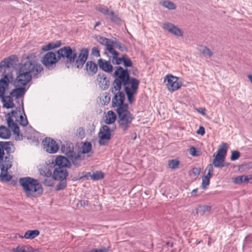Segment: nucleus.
Returning <instances> with one entry per match:
<instances>
[{
	"label": "nucleus",
	"mask_w": 252,
	"mask_h": 252,
	"mask_svg": "<svg viewBox=\"0 0 252 252\" xmlns=\"http://www.w3.org/2000/svg\"><path fill=\"white\" fill-rule=\"evenodd\" d=\"M43 72L42 65L35 61L31 60L29 57L27 60L20 67L18 75L14 82L16 87H24L32 79L38 78Z\"/></svg>",
	"instance_id": "1"
},
{
	"label": "nucleus",
	"mask_w": 252,
	"mask_h": 252,
	"mask_svg": "<svg viewBox=\"0 0 252 252\" xmlns=\"http://www.w3.org/2000/svg\"><path fill=\"white\" fill-rule=\"evenodd\" d=\"M19 183L28 197H35L36 194H41L42 188L38 181L31 177H27L19 179Z\"/></svg>",
	"instance_id": "2"
},
{
	"label": "nucleus",
	"mask_w": 252,
	"mask_h": 252,
	"mask_svg": "<svg viewBox=\"0 0 252 252\" xmlns=\"http://www.w3.org/2000/svg\"><path fill=\"white\" fill-rule=\"evenodd\" d=\"M10 80L7 74H4L2 78L0 79V98L3 106L9 109L14 107L13 98L10 95L4 96L6 91H8Z\"/></svg>",
	"instance_id": "3"
},
{
	"label": "nucleus",
	"mask_w": 252,
	"mask_h": 252,
	"mask_svg": "<svg viewBox=\"0 0 252 252\" xmlns=\"http://www.w3.org/2000/svg\"><path fill=\"white\" fill-rule=\"evenodd\" d=\"M117 112L119 126L123 131H126L130 127L134 117L126 106L123 108H117Z\"/></svg>",
	"instance_id": "4"
},
{
	"label": "nucleus",
	"mask_w": 252,
	"mask_h": 252,
	"mask_svg": "<svg viewBox=\"0 0 252 252\" xmlns=\"http://www.w3.org/2000/svg\"><path fill=\"white\" fill-rule=\"evenodd\" d=\"M115 125L109 126L107 125H103L100 127L98 133V143L100 145H105L108 143L111 139V134L115 130Z\"/></svg>",
	"instance_id": "5"
},
{
	"label": "nucleus",
	"mask_w": 252,
	"mask_h": 252,
	"mask_svg": "<svg viewBox=\"0 0 252 252\" xmlns=\"http://www.w3.org/2000/svg\"><path fill=\"white\" fill-rule=\"evenodd\" d=\"M13 147V145L10 141L0 142V162L2 161L3 163L8 159L12 161L13 157L10 154L14 151Z\"/></svg>",
	"instance_id": "6"
},
{
	"label": "nucleus",
	"mask_w": 252,
	"mask_h": 252,
	"mask_svg": "<svg viewBox=\"0 0 252 252\" xmlns=\"http://www.w3.org/2000/svg\"><path fill=\"white\" fill-rule=\"evenodd\" d=\"M57 54L59 60L61 58L66 59V62L69 63H74L77 57L75 50H73L69 46H64L60 49L57 51Z\"/></svg>",
	"instance_id": "7"
},
{
	"label": "nucleus",
	"mask_w": 252,
	"mask_h": 252,
	"mask_svg": "<svg viewBox=\"0 0 252 252\" xmlns=\"http://www.w3.org/2000/svg\"><path fill=\"white\" fill-rule=\"evenodd\" d=\"M227 149V144L225 143H222L220 148L218 150L217 155L214 156L213 160V164L215 167L220 168L224 166L223 162L226 154Z\"/></svg>",
	"instance_id": "8"
},
{
	"label": "nucleus",
	"mask_w": 252,
	"mask_h": 252,
	"mask_svg": "<svg viewBox=\"0 0 252 252\" xmlns=\"http://www.w3.org/2000/svg\"><path fill=\"white\" fill-rule=\"evenodd\" d=\"M114 77L115 79H118L123 82L124 86L129 84V75L127 69H124L120 66H117L114 73Z\"/></svg>",
	"instance_id": "9"
},
{
	"label": "nucleus",
	"mask_w": 252,
	"mask_h": 252,
	"mask_svg": "<svg viewBox=\"0 0 252 252\" xmlns=\"http://www.w3.org/2000/svg\"><path fill=\"white\" fill-rule=\"evenodd\" d=\"M59 59L56 57V54L52 52L47 53L43 57L41 62L48 69H52Z\"/></svg>",
	"instance_id": "10"
},
{
	"label": "nucleus",
	"mask_w": 252,
	"mask_h": 252,
	"mask_svg": "<svg viewBox=\"0 0 252 252\" xmlns=\"http://www.w3.org/2000/svg\"><path fill=\"white\" fill-rule=\"evenodd\" d=\"M12 162V161L8 159L3 163H2V161L0 162V168L1 170L0 180L2 182H9L11 180L12 176L8 173V170L11 168Z\"/></svg>",
	"instance_id": "11"
},
{
	"label": "nucleus",
	"mask_w": 252,
	"mask_h": 252,
	"mask_svg": "<svg viewBox=\"0 0 252 252\" xmlns=\"http://www.w3.org/2000/svg\"><path fill=\"white\" fill-rule=\"evenodd\" d=\"M179 78L171 74L167 75L164 81L167 82L166 86L170 92H174L178 90L181 86V84L178 81Z\"/></svg>",
	"instance_id": "12"
},
{
	"label": "nucleus",
	"mask_w": 252,
	"mask_h": 252,
	"mask_svg": "<svg viewBox=\"0 0 252 252\" xmlns=\"http://www.w3.org/2000/svg\"><path fill=\"white\" fill-rule=\"evenodd\" d=\"M43 149L48 153L55 154L59 150V146L56 142L50 137H46L42 141Z\"/></svg>",
	"instance_id": "13"
},
{
	"label": "nucleus",
	"mask_w": 252,
	"mask_h": 252,
	"mask_svg": "<svg viewBox=\"0 0 252 252\" xmlns=\"http://www.w3.org/2000/svg\"><path fill=\"white\" fill-rule=\"evenodd\" d=\"M125 99V95L123 92H118L115 94L114 97L112 98V104L114 107L116 106L117 108H124L125 106L128 108L126 104H124Z\"/></svg>",
	"instance_id": "14"
},
{
	"label": "nucleus",
	"mask_w": 252,
	"mask_h": 252,
	"mask_svg": "<svg viewBox=\"0 0 252 252\" xmlns=\"http://www.w3.org/2000/svg\"><path fill=\"white\" fill-rule=\"evenodd\" d=\"M162 28L176 36H182L183 32L174 24L165 22L162 24Z\"/></svg>",
	"instance_id": "15"
},
{
	"label": "nucleus",
	"mask_w": 252,
	"mask_h": 252,
	"mask_svg": "<svg viewBox=\"0 0 252 252\" xmlns=\"http://www.w3.org/2000/svg\"><path fill=\"white\" fill-rule=\"evenodd\" d=\"M96 84L101 89L106 90L108 88L110 85V81L105 74L103 73H99L96 79Z\"/></svg>",
	"instance_id": "16"
},
{
	"label": "nucleus",
	"mask_w": 252,
	"mask_h": 252,
	"mask_svg": "<svg viewBox=\"0 0 252 252\" xmlns=\"http://www.w3.org/2000/svg\"><path fill=\"white\" fill-rule=\"evenodd\" d=\"M70 163L71 162L75 167H78L82 165V162L85 158V156L79 152L76 154L74 152L72 153L68 158Z\"/></svg>",
	"instance_id": "17"
},
{
	"label": "nucleus",
	"mask_w": 252,
	"mask_h": 252,
	"mask_svg": "<svg viewBox=\"0 0 252 252\" xmlns=\"http://www.w3.org/2000/svg\"><path fill=\"white\" fill-rule=\"evenodd\" d=\"M88 56V51L86 49L81 50L78 58H76L75 65L78 68H82L86 62Z\"/></svg>",
	"instance_id": "18"
},
{
	"label": "nucleus",
	"mask_w": 252,
	"mask_h": 252,
	"mask_svg": "<svg viewBox=\"0 0 252 252\" xmlns=\"http://www.w3.org/2000/svg\"><path fill=\"white\" fill-rule=\"evenodd\" d=\"M68 172L65 168H56L53 172V178L55 180H60L66 178Z\"/></svg>",
	"instance_id": "19"
},
{
	"label": "nucleus",
	"mask_w": 252,
	"mask_h": 252,
	"mask_svg": "<svg viewBox=\"0 0 252 252\" xmlns=\"http://www.w3.org/2000/svg\"><path fill=\"white\" fill-rule=\"evenodd\" d=\"M97 41L101 44L106 46V49L109 52L113 51L114 41L106 37L99 36L96 38Z\"/></svg>",
	"instance_id": "20"
},
{
	"label": "nucleus",
	"mask_w": 252,
	"mask_h": 252,
	"mask_svg": "<svg viewBox=\"0 0 252 252\" xmlns=\"http://www.w3.org/2000/svg\"><path fill=\"white\" fill-rule=\"evenodd\" d=\"M98 65L101 69L106 72L111 73L113 71V66L109 61L101 59H99Z\"/></svg>",
	"instance_id": "21"
},
{
	"label": "nucleus",
	"mask_w": 252,
	"mask_h": 252,
	"mask_svg": "<svg viewBox=\"0 0 252 252\" xmlns=\"http://www.w3.org/2000/svg\"><path fill=\"white\" fill-rule=\"evenodd\" d=\"M55 163L58 167H70L71 166V163L69 159L62 156H58L56 158Z\"/></svg>",
	"instance_id": "22"
},
{
	"label": "nucleus",
	"mask_w": 252,
	"mask_h": 252,
	"mask_svg": "<svg viewBox=\"0 0 252 252\" xmlns=\"http://www.w3.org/2000/svg\"><path fill=\"white\" fill-rule=\"evenodd\" d=\"M19 88L13 90L10 93V95L15 99L18 101L21 99L26 92L25 89L23 87H18Z\"/></svg>",
	"instance_id": "23"
},
{
	"label": "nucleus",
	"mask_w": 252,
	"mask_h": 252,
	"mask_svg": "<svg viewBox=\"0 0 252 252\" xmlns=\"http://www.w3.org/2000/svg\"><path fill=\"white\" fill-rule=\"evenodd\" d=\"M252 180V175H242L236 177L232 179V182L235 184H241L242 183H251Z\"/></svg>",
	"instance_id": "24"
},
{
	"label": "nucleus",
	"mask_w": 252,
	"mask_h": 252,
	"mask_svg": "<svg viewBox=\"0 0 252 252\" xmlns=\"http://www.w3.org/2000/svg\"><path fill=\"white\" fill-rule=\"evenodd\" d=\"M116 120V115L112 111H108L105 116L104 123L109 125H114Z\"/></svg>",
	"instance_id": "25"
},
{
	"label": "nucleus",
	"mask_w": 252,
	"mask_h": 252,
	"mask_svg": "<svg viewBox=\"0 0 252 252\" xmlns=\"http://www.w3.org/2000/svg\"><path fill=\"white\" fill-rule=\"evenodd\" d=\"M12 66V60L10 58L4 59L0 63V72L5 73L6 70Z\"/></svg>",
	"instance_id": "26"
},
{
	"label": "nucleus",
	"mask_w": 252,
	"mask_h": 252,
	"mask_svg": "<svg viewBox=\"0 0 252 252\" xmlns=\"http://www.w3.org/2000/svg\"><path fill=\"white\" fill-rule=\"evenodd\" d=\"M129 84L130 85V88L127 86L125 87V91H128L135 93L139 86V82L135 78H129Z\"/></svg>",
	"instance_id": "27"
},
{
	"label": "nucleus",
	"mask_w": 252,
	"mask_h": 252,
	"mask_svg": "<svg viewBox=\"0 0 252 252\" xmlns=\"http://www.w3.org/2000/svg\"><path fill=\"white\" fill-rule=\"evenodd\" d=\"M86 70L90 75H93L97 70V66L96 63L92 61L88 62L86 63Z\"/></svg>",
	"instance_id": "28"
},
{
	"label": "nucleus",
	"mask_w": 252,
	"mask_h": 252,
	"mask_svg": "<svg viewBox=\"0 0 252 252\" xmlns=\"http://www.w3.org/2000/svg\"><path fill=\"white\" fill-rule=\"evenodd\" d=\"M39 235V231L37 229L29 230L27 231L24 236L19 235L21 238H25L26 239H33Z\"/></svg>",
	"instance_id": "29"
},
{
	"label": "nucleus",
	"mask_w": 252,
	"mask_h": 252,
	"mask_svg": "<svg viewBox=\"0 0 252 252\" xmlns=\"http://www.w3.org/2000/svg\"><path fill=\"white\" fill-rule=\"evenodd\" d=\"M61 151L68 158L69 157V155H71L74 152V148L73 144H66L65 145H62L61 147Z\"/></svg>",
	"instance_id": "30"
},
{
	"label": "nucleus",
	"mask_w": 252,
	"mask_h": 252,
	"mask_svg": "<svg viewBox=\"0 0 252 252\" xmlns=\"http://www.w3.org/2000/svg\"><path fill=\"white\" fill-rule=\"evenodd\" d=\"M7 123L9 128L12 129L15 134L18 135L20 131L19 127L17 124L14 122L13 120L11 117L8 116L7 118Z\"/></svg>",
	"instance_id": "31"
},
{
	"label": "nucleus",
	"mask_w": 252,
	"mask_h": 252,
	"mask_svg": "<svg viewBox=\"0 0 252 252\" xmlns=\"http://www.w3.org/2000/svg\"><path fill=\"white\" fill-rule=\"evenodd\" d=\"M62 45V42L60 40L56 41V42H52L48 43L47 45L43 46L42 50L44 51H47L55 48L60 47Z\"/></svg>",
	"instance_id": "32"
},
{
	"label": "nucleus",
	"mask_w": 252,
	"mask_h": 252,
	"mask_svg": "<svg viewBox=\"0 0 252 252\" xmlns=\"http://www.w3.org/2000/svg\"><path fill=\"white\" fill-rule=\"evenodd\" d=\"M109 52L110 54H112L113 56L112 57V61L114 64L119 65L123 63L124 56H123L121 58L118 57V53L117 51H116L114 49L112 52L110 51Z\"/></svg>",
	"instance_id": "33"
},
{
	"label": "nucleus",
	"mask_w": 252,
	"mask_h": 252,
	"mask_svg": "<svg viewBox=\"0 0 252 252\" xmlns=\"http://www.w3.org/2000/svg\"><path fill=\"white\" fill-rule=\"evenodd\" d=\"M11 136V131L6 126H0V138L2 139H8Z\"/></svg>",
	"instance_id": "34"
},
{
	"label": "nucleus",
	"mask_w": 252,
	"mask_h": 252,
	"mask_svg": "<svg viewBox=\"0 0 252 252\" xmlns=\"http://www.w3.org/2000/svg\"><path fill=\"white\" fill-rule=\"evenodd\" d=\"M123 82L119 81L118 79H115L112 84L111 91L114 94H117L118 92H121L120 91L122 87Z\"/></svg>",
	"instance_id": "35"
},
{
	"label": "nucleus",
	"mask_w": 252,
	"mask_h": 252,
	"mask_svg": "<svg viewBox=\"0 0 252 252\" xmlns=\"http://www.w3.org/2000/svg\"><path fill=\"white\" fill-rule=\"evenodd\" d=\"M86 177L90 176L94 180H99L102 179L104 177V174L101 171H95L92 174L89 172L87 174Z\"/></svg>",
	"instance_id": "36"
},
{
	"label": "nucleus",
	"mask_w": 252,
	"mask_h": 252,
	"mask_svg": "<svg viewBox=\"0 0 252 252\" xmlns=\"http://www.w3.org/2000/svg\"><path fill=\"white\" fill-rule=\"evenodd\" d=\"M159 4L169 10H174L176 8V5L171 1L169 0L161 1L159 2Z\"/></svg>",
	"instance_id": "37"
},
{
	"label": "nucleus",
	"mask_w": 252,
	"mask_h": 252,
	"mask_svg": "<svg viewBox=\"0 0 252 252\" xmlns=\"http://www.w3.org/2000/svg\"><path fill=\"white\" fill-rule=\"evenodd\" d=\"M22 111L23 112V115L22 114L20 115L18 119H16V121L18 122L19 123V125H20L21 126H25L28 125V121L27 119L26 114L24 113V108L23 106L22 108Z\"/></svg>",
	"instance_id": "38"
},
{
	"label": "nucleus",
	"mask_w": 252,
	"mask_h": 252,
	"mask_svg": "<svg viewBox=\"0 0 252 252\" xmlns=\"http://www.w3.org/2000/svg\"><path fill=\"white\" fill-rule=\"evenodd\" d=\"M92 144L88 142H84L81 146V151L79 152L80 154L84 155L85 154H88L92 150Z\"/></svg>",
	"instance_id": "39"
},
{
	"label": "nucleus",
	"mask_w": 252,
	"mask_h": 252,
	"mask_svg": "<svg viewBox=\"0 0 252 252\" xmlns=\"http://www.w3.org/2000/svg\"><path fill=\"white\" fill-rule=\"evenodd\" d=\"M211 207L209 205L199 206L198 208L195 209L196 213L197 214L203 215L206 212H209L211 210Z\"/></svg>",
	"instance_id": "40"
},
{
	"label": "nucleus",
	"mask_w": 252,
	"mask_h": 252,
	"mask_svg": "<svg viewBox=\"0 0 252 252\" xmlns=\"http://www.w3.org/2000/svg\"><path fill=\"white\" fill-rule=\"evenodd\" d=\"M109 16L112 22L118 25L122 24V21L121 18L119 17L118 14L114 13L113 11H110Z\"/></svg>",
	"instance_id": "41"
},
{
	"label": "nucleus",
	"mask_w": 252,
	"mask_h": 252,
	"mask_svg": "<svg viewBox=\"0 0 252 252\" xmlns=\"http://www.w3.org/2000/svg\"><path fill=\"white\" fill-rule=\"evenodd\" d=\"M97 10L99 12L102 13L104 15H110V12L108 7L104 5H100L96 8Z\"/></svg>",
	"instance_id": "42"
},
{
	"label": "nucleus",
	"mask_w": 252,
	"mask_h": 252,
	"mask_svg": "<svg viewBox=\"0 0 252 252\" xmlns=\"http://www.w3.org/2000/svg\"><path fill=\"white\" fill-rule=\"evenodd\" d=\"M168 166L171 169H176L178 167L179 161L177 159H172L168 161Z\"/></svg>",
	"instance_id": "43"
},
{
	"label": "nucleus",
	"mask_w": 252,
	"mask_h": 252,
	"mask_svg": "<svg viewBox=\"0 0 252 252\" xmlns=\"http://www.w3.org/2000/svg\"><path fill=\"white\" fill-rule=\"evenodd\" d=\"M60 183L57 185L56 186V190H60L64 188L66 186V179H63L60 180Z\"/></svg>",
	"instance_id": "44"
},
{
	"label": "nucleus",
	"mask_w": 252,
	"mask_h": 252,
	"mask_svg": "<svg viewBox=\"0 0 252 252\" xmlns=\"http://www.w3.org/2000/svg\"><path fill=\"white\" fill-rule=\"evenodd\" d=\"M189 153L193 157H197L200 155V151L197 148L191 147L189 149Z\"/></svg>",
	"instance_id": "45"
},
{
	"label": "nucleus",
	"mask_w": 252,
	"mask_h": 252,
	"mask_svg": "<svg viewBox=\"0 0 252 252\" xmlns=\"http://www.w3.org/2000/svg\"><path fill=\"white\" fill-rule=\"evenodd\" d=\"M210 178V177L207 176L206 175L202 177V187L203 189H205L207 186H208L209 185Z\"/></svg>",
	"instance_id": "46"
},
{
	"label": "nucleus",
	"mask_w": 252,
	"mask_h": 252,
	"mask_svg": "<svg viewBox=\"0 0 252 252\" xmlns=\"http://www.w3.org/2000/svg\"><path fill=\"white\" fill-rule=\"evenodd\" d=\"M200 51L204 56L211 57L213 55V53L211 51L206 47H201L200 49Z\"/></svg>",
	"instance_id": "47"
},
{
	"label": "nucleus",
	"mask_w": 252,
	"mask_h": 252,
	"mask_svg": "<svg viewBox=\"0 0 252 252\" xmlns=\"http://www.w3.org/2000/svg\"><path fill=\"white\" fill-rule=\"evenodd\" d=\"M115 47L116 48H117L121 50V51L125 52L127 51V48L126 47L125 45L124 44L120 43L117 42L116 41H114V45L113 47Z\"/></svg>",
	"instance_id": "48"
},
{
	"label": "nucleus",
	"mask_w": 252,
	"mask_h": 252,
	"mask_svg": "<svg viewBox=\"0 0 252 252\" xmlns=\"http://www.w3.org/2000/svg\"><path fill=\"white\" fill-rule=\"evenodd\" d=\"M30 249L31 250V251L27 252L26 251V247L25 246H19L17 247H16V248L13 249V251L15 252H32V251H33V250L31 248H30Z\"/></svg>",
	"instance_id": "49"
},
{
	"label": "nucleus",
	"mask_w": 252,
	"mask_h": 252,
	"mask_svg": "<svg viewBox=\"0 0 252 252\" xmlns=\"http://www.w3.org/2000/svg\"><path fill=\"white\" fill-rule=\"evenodd\" d=\"M123 63L124 65L126 67H131L132 65V63L131 60L129 59L126 58L125 56L124 57Z\"/></svg>",
	"instance_id": "50"
},
{
	"label": "nucleus",
	"mask_w": 252,
	"mask_h": 252,
	"mask_svg": "<svg viewBox=\"0 0 252 252\" xmlns=\"http://www.w3.org/2000/svg\"><path fill=\"white\" fill-rule=\"evenodd\" d=\"M205 170L208 172L206 175L211 177L214 171L213 165L211 164H209L206 167Z\"/></svg>",
	"instance_id": "51"
},
{
	"label": "nucleus",
	"mask_w": 252,
	"mask_h": 252,
	"mask_svg": "<svg viewBox=\"0 0 252 252\" xmlns=\"http://www.w3.org/2000/svg\"><path fill=\"white\" fill-rule=\"evenodd\" d=\"M125 92L127 96L129 102L130 103H132L134 100V97L133 95L134 94H135V93L129 92L128 91H125Z\"/></svg>",
	"instance_id": "52"
},
{
	"label": "nucleus",
	"mask_w": 252,
	"mask_h": 252,
	"mask_svg": "<svg viewBox=\"0 0 252 252\" xmlns=\"http://www.w3.org/2000/svg\"><path fill=\"white\" fill-rule=\"evenodd\" d=\"M240 157V153L238 151H234L232 152L230 159L232 161L237 160Z\"/></svg>",
	"instance_id": "53"
},
{
	"label": "nucleus",
	"mask_w": 252,
	"mask_h": 252,
	"mask_svg": "<svg viewBox=\"0 0 252 252\" xmlns=\"http://www.w3.org/2000/svg\"><path fill=\"white\" fill-rule=\"evenodd\" d=\"M92 54L95 57H98L100 56L99 50L98 48L94 47L92 48Z\"/></svg>",
	"instance_id": "54"
},
{
	"label": "nucleus",
	"mask_w": 252,
	"mask_h": 252,
	"mask_svg": "<svg viewBox=\"0 0 252 252\" xmlns=\"http://www.w3.org/2000/svg\"><path fill=\"white\" fill-rule=\"evenodd\" d=\"M201 169L200 168L194 167L192 169V174L194 176L199 175L200 173Z\"/></svg>",
	"instance_id": "55"
},
{
	"label": "nucleus",
	"mask_w": 252,
	"mask_h": 252,
	"mask_svg": "<svg viewBox=\"0 0 252 252\" xmlns=\"http://www.w3.org/2000/svg\"><path fill=\"white\" fill-rule=\"evenodd\" d=\"M205 133L204 127L200 126L196 131V133L201 135H203Z\"/></svg>",
	"instance_id": "56"
},
{
	"label": "nucleus",
	"mask_w": 252,
	"mask_h": 252,
	"mask_svg": "<svg viewBox=\"0 0 252 252\" xmlns=\"http://www.w3.org/2000/svg\"><path fill=\"white\" fill-rule=\"evenodd\" d=\"M94 251L96 252H107L108 251V248H101L98 249H94Z\"/></svg>",
	"instance_id": "57"
},
{
	"label": "nucleus",
	"mask_w": 252,
	"mask_h": 252,
	"mask_svg": "<svg viewBox=\"0 0 252 252\" xmlns=\"http://www.w3.org/2000/svg\"><path fill=\"white\" fill-rule=\"evenodd\" d=\"M197 190H198L197 189H194L192 191V192H191V195H192V196H195V195H196V193H197Z\"/></svg>",
	"instance_id": "58"
},
{
	"label": "nucleus",
	"mask_w": 252,
	"mask_h": 252,
	"mask_svg": "<svg viewBox=\"0 0 252 252\" xmlns=\"http://www.w3.org/2000/svg\"><path fill=\"white\" fill-rule=\"evenodd\" d=\"M12 117H14L16 118V116H18L17 113L16 112L12 111Z\"/></svg>",
	"instance_id": "59"
},
{
	"label": "nucleus",
	"mask_w": 252,
	"mask_h": 252,
	"mask_svg": "<svg viewBox=\"0 0 252 252\" xmlns=\"http://www.w3.org/2000/svg\"><path fill=\"white\" fill-rule=\"evenodd\" d=\"M201 114H202V115H205V109H201V111H198Z\"/></svg>",
	"instance_id": "60"
},
{
	"label": "nucleus",
	"mask_w": 252,
	"mask_h": 252,
	"mask_svg": "<svg viewBox=\"0 0 252 252\" xmlns=\"http://www.w3.org/2000/svg\"><path fill=\"white\" fill-rule=\"evenodd\" d=\"M51 174H52V173H51V172L50 171H49V170L47 172V173H45V175L46 176H51Z\"/></svg>",
	"instance_id": "61"
},
{
	"label": "nucleus",
	"mask_w": 252,
	"mask_h": 252,
	"mask_svg": "<svg viewBox=\"0 0 252 252\" xmlns=\"http://www.w3.org/2000/svg\"><path fill=\"white\" fill-rule=\"evenodd\" d=\"M100 24H101V23H100V22H97L95 23V25H94V28H95L96 27H97V26H99V25H100Z\"/></svg>",
	"instance_id": "62"
},
{
	"label": "nucleus",
	"mask_w": 252,
	"mask_h": 252,
	"mask_svg": "<svg viewBox=\"0 0 252 252\" xmlns=\"http://www.w3.org/2000/svg\"><path fill=\"white\" fill-rule=\"evenodd\" d=\"M96 252L94 251V249H93V250H90L89 251H85V252Z\"/></svg>",
	"instance_id": "63"
},
{
	"label": "nucleus",
	"mask_w": 252,
	"mask_h": 252,
	"mask_svg": "<svg viewBox=\"0 0 252 252\" xmlns=\"http://www.w3.org/2000/svg\"><path fill=\"white\" fill-rule=\"evenodd\" d=\"M85 201H81V205H85Z\"/></svg>",
	"instance_id": "64"
}]
</instances>
